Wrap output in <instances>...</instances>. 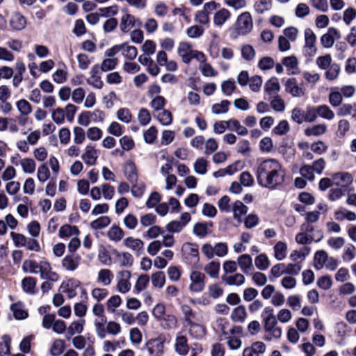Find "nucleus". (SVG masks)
<instances>
[{
    "label": "nucleus",
    "mask_w": 356,
    "mask_h": 356,
    "mask_svg": "<svg viewBox=\"0 0 356 356\" xmlns=\"http://www.w3.org/2000/svg\"><path fill=\"white\" fill-rule=\"evenodd\" d=\"M177 54L181 57L183 63L189 64L192 59L197 61H204V54L195 50L190 42H181L177 47Z\"/></svg>",
    "instance_id": "nucleus-2"
},
{
    "label": "nucleus",
    "mask_w": 356,
    "mask_h": 356,
    "mask_svg": "<svg viewBox=\"0 0 356 356\" xmlns=\"http://www.w3.org/2000/svg\"><path fill=\"white\" fill-rule=\"evenodd\" d=\"M253 29V19L249 12H243L239 15L236 22V31L240 35L249 34Z\"/></svg>",
    "instance_id": "nucleus-3"
},
{
    "label": "nucleus",
    "mask_w": 356,
    "mask_h": 356,
    "mask_svg": "<svg viewBox=\"0 0 356 356\" xmlns=\"http://www.w3.org/2000/svg\"><path fill=\"white\" fill-rule=\"evenodd\" d=\"M328 254L325 250L317 251L314 257V266L316 269L321 270L325 267V263L328 258Z\"/></svg>",
    "instance_id": "nucleus-37"
},
{
    "label": "nucleus",
    "mask_w": 356,
    "mask_h": 356,
    "mask_svg": "<svg viewBox=\"0 0 356 356\" xmlns=\"http://www.w3.org/2000/svg\"><path fill=\"white\" fill-rule=\"evenodd\" d=\"M245 280L244 275L241 273L222 276V280L229 286H241L245 283Z\"/></svg>",
    "instance_id": "nucleus-23"
},
{
    "label": "nucleus",
    "mask_w": 356,
    "mask_h": 356,
    "mask_svg": "<svg viewBox=\"0 0 356 356\" xmlns=\"http://www.w3.org/2000/svg\"><path fill=\"white\" fill-rule=\"evenodd\" d=\"M10 338L8 335H3L0 342V356H10Z\"/></svg>",
    "instance_id": "nucleus-60"
},
{
    "label": "nucleus",
    "mask_w": 356,
    "mask_h": 356,
    "mask_svg": "<svg viewBox=\"0 0 356 356\" xmlns=\"http://www.w3.org/2000/svg\"><path fill=\"white\" fill-rule=\"evenodd\" d=\"M233 218L238 223L242 222L241 217L248 212V207L241 201H236L232 206Z\"/></svg>",
    "instance_id": "nucleus-26"
},
{
    "label": "nucleus",
    "mask_w": 356,
    "mask_h": 356,
    "mask_svg": "<svg viewBox=\"0 0 356 356\" xmlns=\"http://www.w3.org/2000/svg\"><path fill=\"white\" fill-rule=\"evenodd\" d=\"M186 35L191 39L200 38L204 33V29L201 25H193L186 29Z\"/></svg>",
    "instance_id": "nucleus-50"
},
{
    "label": "nucleus",
    "mask_w": 356,
    "mask_h": 356,
    "mask_svg": "<svg viewBox=\"0 0 356 356\" xmlns=\"http://www.w3.org/2000/svg\"><path fill=\"white\" fill-rule=\"evenodd\" d=\"M231 106V102L227 99L221 100L211 106V112L214 115L224 114L228 112Z\"/></svg>",
    "instance_id": "nucleus-36"
},
{
    "label": "nucleus",
    "mask_w": 356,
    "mask_h": 356,
    "mask_svg": "<svg viewBox=\"0 0 356 356\" xmlns=\"http://www.w3.org/2000/svg\"><path fill=\"white\" fill-rule=\"evenodd\" d=\"M99 74V67L98 65L94 66L90 71V77L87 79V83L96 88H102L103 82L101 81Z\"/></svg>",
    "instance_id": "nucleus-30"
},
{
    "label": "nucleus",
    "mask_w": 356,
    "mask_h": 356,
    "mask_svg": "<svg viewBox=\"0 0 356 356\" xmlns=\"http://www.w3.org/2000/svg\"><path fill=\"white\" fill-rule=\"evenodd\" d=\"M255 266L261 270H266L270 266V261L265 254H260L254 259Z\"/></svg>",
    "instance_id": "nucleus-61"
},
{
    "label": "nucleus",
    "mask_w": 356,
    "mask_h": 356,
    "mask_svg": "<svg viewBox=\"0 0 356 356\" xmlns=\"http://www.w3.org/2000/svg\"><path fill=\"white\" fill-rule=\"evenodd\" d=\"M106 324V318L105 316H101V319L96 320L95 325L96 328V332L97 336L101 338H105L106 333H111V321Z\"/></svg>",
    "instance_id": "nucleus-18"
},
{
    "label": "nucleus",
    "mask_w": 356,
    "mask_h": 356,
    "mask_svg": "<svg viewBox=\"0 0 356 356\" xmlns=\"http://www.w3.org/2000/svg\"><path fill=\"white\" fill-rule=\"evenodd\" d=\"M356 256V248L354 245L349 243L348 244L344 250L342 254V259L346 262H349L354 259Z\"/></svg>",
    "instance_id": "nucleus-59"
},
{
    "label": "nucleus",
    "mask_w": 356,
    "mask_h": 356,
    "mask_svg": "<svg viewBox=\"0 0 356 356\" xmlns=\"http://www.w3.org/2000/svg\"><path fill=\"white\" fill-rule=\"evenodd\" d=\"M332 63V58L330 54L318 56L316 59V65L321 70H325L330 67Z\"/></svg>",
    "instance_id": "nucleus-53"
},
{
    "label": "nucleus",
    "mask_w": 356,
    "mask_h": 356,
    "mask_svg": "<svg viewBox=\"0 0 356 356\" xmlns=\"http://www.w3.org/2000/svg\"><path fill=\"white\" fill-rule=\"evenodd\" d=\"M133 262L132 255L129 252H116L114 263L119 266H131Z\"/></svg>",
    "instance_id": "nucleus-31"
},
{
    "label": "nucleus",
    "mask_w": 356,
    "mask_h": 356,
    "mask_svg": "<svg viewBox=\"0 0 356 356\" xmlns=\"http://www.w3.org/2000/svg\"><path fill=\"white\" fill-rule=\"evenodd\" d=\"M20 165L25 173L32 174L35 170V162L33 159L24 158L20 161Z\"/></svg>",
    "instance_id": "nucleus-57"
},
{
    "label": "nucleus",
    "mask_w": 356,
    "mask_h": 356,
    "mask_svg": "<svg viewBox=\"0 0 356 356\" xmlns=\"http://www.w3.org/2000/svg\"><path fill=\"white\" fill-rule=\"evenodd\" d=\"M64 69L57 70L52 75L53 80L57 83H63L66 81L67 77V71L66 66L63 64Z\"/></svg>",
    "instance_id": "nucleus-63"
},
{
    "label": "nucleus",
    "mask_w": 356,
    "mask_h": 356,
    "mask_svg": "<svg viewBox=\"0 0 356 356\" xmlns=\"http://www.w3.org/2000/svg\"><path fill=\"white\" fill-rule=\"evenodd\" d=\"M332 179L335 185L340 188L348 187L353 182V177L346 172H337L332 175Z\"/></svg>",
    "instance_id": "nucleus-13"
},
{
    "label": "nucleus",
    "mask_w": 356,
    "mask_h": 356,
    "mask_svg": "<svg viewBox=\"0 0 356 356\" xmlns=\"http://www.w3.org/2000/svg\"><path fill=\"white\" fill-rule=\"evenodd\" d=\"M282 63L286 67L289 74H296L299 72L298 60L296 56H290L282 58Z\"/></svg>",
    "instance_id": "nucleus-19"
},
{
    "label": "nucleus",
    "mask_w": 356,
    "mask_h": 356,
    "mask_svg": "<svg viewBox=\"0 0 356 356\" xmlns=\"http://www.w3.org/2000/svg\"><path fill=\"white\" fill-rule=\"evenodd\" d=\"M216 330L220 332V337L223 340L229 334L241 333L242 327L240 326H231L229 323L222 318H219L216 321Z\"/></svg>",
    "instance_id": "nucleus-7"
},
{
    "label": "nucleus",
    "mask_w": 356,
    "mask_h": 356,
    "mask_svg": "<svg viewBox=\"0 0 356 356\" xmlns=\"http://www.w3.org/2000/svg\"><path fill=\"white\" fill-rule=\"evenodd\" d=\"M327 131V126L325 124H318L311 127H308L304 131L306 136H320Z\"/></svg>",
    "instance_id": "nucleus-28"
},
{
    "label": "nucleus",
    "mask_w": 356,
    "mask_h": 356,
    "mask_svg": "<svg viewBox=\"0 0 356 356\" xmlns=\"http://www.w3.org/2000/svg\"><path fill=\"white\" fill-rule=\"evenodd\" d=\"M209 165V161L203 157H200L196 159L194 163V171L199 175H205L207 172V167Z\"/></svg>",
    "instance_id": "nucleus-48"
},
{
    "label": "nucleus",
    "mask_w": 356,
    "mask_h": 356,
    "mask_svg": "<svg viewBox=\"0 0 356 356\" xmlns=\"http://www.w3.org/2000/svg\"><path fill=\"white\" fill-rule=\"evenodd\" d=\"M152 284L155 288H162L165 283V276L161 271L153 273L151 276Z\"/></svg>",
    "instance_id": "nucleus-58"
},
{
    "label": "nucleus",
    "mask_w": 356,
    "mask_h": 356,
    "mask_svg": "<svg viewBox=\"0 0 356 356\" xmlns=\"http://www.w3.org/2000/svg\"><path fill=\"white\" fill-rule=\"evenodd\" d=\"M334 218L338 220L346 219L348 221H355L356 220V213L346 209H339L335 211Z\"/></svg>",
    "instance_id": "nucleus-45"
},
{
    "label": "nucleus",
    "mask_w": 356,
    "mask_h": 356,
    "mask_svg": "<svg viewBox=\"0 0 356 356\" xmlns=\"http://www.w3.org/2000/svg\"><path fill=\"white\" fill-rule=\"evenodd\" d=\"M65 343L64 340L61 339H56L54 340L50 349L49 353L52 356H59L65 350Z\"/></svg>",
    "instance_id": "nucleus-38"
},
{
    "label": "nucleus",
    "mask_w": 356,
    "mask_h": 356,
    "mask_svg": "<svg viewBox=\"0 0 356 356\" xmlns=\"http://www.w3.org/2000/svg\"><path fill=\"white\" fill-rule=\"evenodd\" d=\"M81 261V257L78 254H67L62 260L63 268L68 271L75 270Z\"/></svg>",
    "instance_id": "nucleus-15"
},
{
    "label": "nucleus",
    "mask_w": 356,
    "mask_h": 356,
    "mask_svg": "<svg viewBox=\"0 0 356 356\" xmlns=\"http://www.w3.org/2000/svg\"><path fill=\"white\" fill-rule=\"evenodd\" d=\"M134 24V17L130 14L124 13L120 22V29L123 32L129 31Z\"/></svg>",
    "instance_id": "nucleus-49"
},
{
    "label": "nucleus",
    "mask_w": 356,
    "mask_h": 356,
    "mask_svg": "<svg viewBox=\"0 0 356 356\" xmlns=\"http://www.w3.org/2000/svg\"><path fill=\"white\" fill-rule=\"evenodd\" d=\"M317 118L321 117L323 119L331 120L334 118V113L325 104L316 106Z\"/></svg>",
    "instance_id": "nucleus-44"
},
{
    "label": "nucleus",
    "mask_w": 356,
    "mask_h": 356,
    "mask_svg": "<svg viewBox=\"0 0 356 356\" xmlns=\"http://www.w3.org/2000/svg\"><path fill=\"white\" fill-rule=\"evenodd\" d=\"M285 177L286 172L282 165L275 159L264 160L257 167V180L262 187L275 189L283 184Z\"/></svg>",
    "instance_id": "nucleus-1"
},
{
    "label": "nucleus",
    "mask_w": 356,
    "mask_h": 356,
    "mask_svg": "<svg viewBox=\"0 0 356 356\" xmlns=\"http://www.w3.org/2000/svg\"><path fill=\"white\" fill-rule=\"evenodd\" d=\"M124 173L127 179L131 182H135L138 179L136 168L134 162L127 161L124 165Z\"/></svg>",
    "instance_id": "nucleus-29"
},
{
    "label": "nucleus",
    "mask_w": 356,
    "mask_h": 356,
    "mask_svg": "<svg viewBox=\"0 0 356 356\" xmlns=\"http://www.w3.org/2000/svg\"><path fill=\"white\" fill-rule=\"evenodd\" d=\"M209 227L207 223H196L193 227V233L199 237H205L209 233Z\"/></svg>",
    "instance_id": "nucleus-64"
},
{
    "label": "nucleus",
    "mask_w": 356,
    "mask_h": 356,
    "mask_svg": "<svg viewBox=\"0 0 356 356\" xmlns=\"http://www.w3.org/2000/svg\"><path fill=\"white\" fill-rule=\"evenodd\" d=\"M242 58L246 61L252 60L256 55L254 47L250 44H243L241 48Z\"/></svg>",
    "instance_id": "nucleus-51"
},
{
    "label": "nucleus",
    "mask_w": 356,
    "mask_h": 356,
    "mask_svg": "<svg viewBox=\"0 0 356 356\" xmlns=\"http://www.w3.org/2000/svg\"><path fill=\"white\" fill-rule=\"evenodd\" d=\"M220 264L219 261H211L204 267V270L211 278H217L220 272Z\"/></svg>",
    "instance_id": "nucleus-39"
},
{
    "label": "nucleus",
    "mask_w": 356,
    "mask_h": 356,
    "mask_svg": "<svg viewBox=\"0 0 356 356\" xmlns=\"http://www.w3.org/2000/svg\"><path fill=\"white\" fill-rule=\"evenodd\" d=\"M325 77L328 81L337 79L341 72V67L339 64L334 63L330 67L325 70Z\"/></svg>",
    "instance_id": "nucleus-46"
},
{
    "label": "nucleus",
    "mask_w": 356,
    "mask_h": 356,
    "mask_svg": "<svg viewBox=\"0 0 356 356\" xmlns=\"http://www.w3.org/2000/svg\"><path fill=\"white\" fill-rule=\"evenodd\" d=\"M118 52H121L124 57L129 60H134L138 54L137 49L127 43L113 47V56Z\"/></svg>",
    "instance_id": "nucleus-11"
},
{
    "label": "nucleus",
    "mask_w": 356,
    "mask_h": 356,
    "mask_svg": "<svg viewBox=\"0 0 356 356\" xmlns=\"http://www.w3.org/2000/svg\"><path fill=\"white\" fill-rule=\"evenodd\" d=\"M340 34L337 29L331 27L329 28L327 32L323 34L321 38V43L325 48H330L333 46L334 40L339 39Z\"/></svg>",
    "instance_id": "nucleus-14"
},
{
    "label": "nucleus",
    "mask_w": 356,
    "mask_h": 356,
    "mask_svg": "<svg viewBox=\"0 0 356 356\" xmlns=\"http://www.w3.org/2000/svg\"><path fill=\"white\" fill-rule=\"evenodd\" d=\"M84 320H79L78 321L72 322L70 325L67 328V333L70 336H73L75 334H80L83 330Z\"/></svg>",
    "instance_id": "nucleus-62"
},
{
    "label": "nucleus",
    "mask_w": 356,
    "mask_h": 356,
    "mask_svg": "<svg viewBox=\"0 0 356 356\" xmlns=\"http://www.w3.org/2000/svg\"><path fill=\"white\" fill-rule=\"evenodd\" d=\"M248 316L246 308L243 305L235 307L231 313L230 318L234 322L243 323Z\"/></svg>",
    "instance_id": "nucleus-27"
},
{
    "label": "nucleus",
    "mask_w": 356,
    "mask_h": 356,
    "mask_svg": "<svg viewBox=\"0 0 356 356\" xmlns=\"http://www.w3.org/2000/svg\"><path fill=\"white\" fill-rule=\"evenodd\" d=\"M287 245L283 241H278L273 247L275 258L278 261H282L286 257Z\"/></svg>",
    "instance_id": "nucleus-35"
},
{
    "label": "nucleus",
    "mask_w": 356,
    "mask_h": 356,
    "mask_svg": "<svg viewBox=\"0 0 356 356\" xmlns=\"http://www.w3.org/2000/svg\"><path fill=\"white\" fill-rule=\"evenodd\" d=\"M36 284L35 277H26L22 280V290L28 294L35 295L37 293Z\"/></svg>",
    "instance_id": "nucleus-25"
},
{
    "label": "nucleus",
    "mask_w": 356,
    "mask_h": 356,
    "mask_svg": "<svg viewBox=\"0 0 356 356\" xmlns=\"http://www.w3.org/2000/svg\"><path fill=\"white\" fill-rule=\"evenodd\" d=\"M221 90L225 96H231L236 90V86L233 79H227L221 83Z\"/></svg>",
    "instance_id": "nucleus-47"
},
{
    "label": "nucleus",
    "mask_w": 356,
    "mask_h": 356,
    "mask_svg": "<svg viewBox=\"0 0 356 356\" xmlns=\"http://www.w3.org/2000/svg\"><path fill=\"white\" fill-rule=\"evenodd\" d=\"M230 12L225 8L218 10L213 16V24L217 26H221L230 17Z\"/></svg>",
    "instance_id": "nucleus-32"
},
{
    "label": "nucleus",
    "mask_w": 356,
    "mask_h": 356,
    "mask_svg": "<svg viewBox=\"0 0 356 356\" xmlns=\"http://www.w3.org/2000/svg\"><path fill=\"white\" fill-rule=\"evenodd\" d=\"M316 37L313 31L310 29L305 30V51L309 56H313L316 53Z\"/></svg>",
    "instance_id": "nucleus-8"
},
{
    "label": "nucleus",
    "mask_w": 356,
    "mask_h": 356,
    "mask_svg": "<svg viewBox=\"0 0 356 356\" xmlns=\"http://www.w3.org/2000/svg\"><path fill=\"white\" fill-rule=\"evenodd\" d=\"M237 264L243 272L247 273L252 266V257L248 254H242L238 257Z\"/></svg>",
    "instance_id": "nucleus-42"
},
{
    "label": "nucleus",
    "mask_w": 356,
    "mask_h": 356,
    "mask_svg": "<svg viewBox=\"0 0 356 356\" xmlns=\"http://www.w3.org/2000/svg\"><path fill=\"white\" fill-rule=\"evenodd\" d=\"M285 90L295 97H302L305 94L303 88L298 86L297 80L295 78H290L286 80L285 83Z\"/></svg>",
    "instance_id": "nucleus-17"
},
{
    "label": "nucleus",
    "mask_w": 356,
    "mask_h": 356,
    "mask_svg": "<svg viewBox=\"0 0 356 356\" xmlns=\"http://www.w3.org/2000/svg\"><path fill=\"white\" fill-rule=\"evenodd\" d=\"M188 289L193 293L202 292L205 288L206 276L204 273L196 268H192L190 275Z\"/></svg>",
    "instance_id": "nucleus-4"
},
{
    "label": "nucleus",
    "mask_w": 356,
    "mask_h": 356,
    "mask_svg": "<svg viewBox=\"0 0 356 356\" xmlns=\"http://www.w3.org/2000/svg\"><path fill=\"white\" fill-rule=\"evenodd\" d=\"M79 234L80 231L76 226L68 224L61 226L58 232V236L61 238L78 236Z\"/></svg>",
    "instance_id": "nucleus-24"
},
{
    "label": "nucleus",
    "mask_w": 356,
    "mask_h": 356,
    "mask_svg": "<svg viewBox=\"0 0 356 356\" xmlns=\"http://www.w3.org/2000/svg\"><path fill=\"white\" fill-rule=\"evenodd\" d=\"M200 63L199 69L204 76L213 77L218 75V72L211 66V64L207 62V57L204 55V61H199Z\"/></svg>",
    "instance_id": "nucleus-34"
},
{
    "label": "nucleus",
    "mask_w": 356,
    "mask_h": 356,
    "mask_svg": "<svg viewBox=\"0 0 356 356\" xmlns=\"http://www.w3.org/2000/svg\"><path fill=\"white\" fill-rule=\"evenodd\" d=\"M265 91L269 95L277 94L280 90V86L277 78L273 77L264 85Z\"/></svg>",
    "instance_id": "nucleus-43"
},
{
    "label": "nucleus",
    "mask_w": 356,
    "mask_h": 356,
    "mask_svg": "<svg viewBox=\"0 0 356 356\" xmlns=\"http://www.w3.org/2000/svg\"><path fill=\"white\" fill-rule=\"evenodd\" d=\"M16 107L19 112V114H23V115H29L33 110L31 104L24 99L16 102Z\"/></svg>",
    "instance_id": "nucleus-52"
},
{
    "label": "nucleus",
    "mask_w": 356,
    "mask_h": 356,
    "mask_svg": "<svg viewBox=\"0 0 356 356\" xmlns=\"http://www.w3.org/2000/svg\"><path fill=\"white\" fill-rule=\"evenodd\" d=\"M10 25L15 31H21L26 26V19L19 13H13L10 18Z\"/></svg>",
    "instance_id": "nucleus-20"
},
{
    "label": "nucleus",
    "mask_w": 356,
    "mask_h": 356,
    "mask_svg": "<svg viewBox=\"0 0 356 356\" xmlns=\"http://www.w3.org/2000/svg\"><path fill=\"white\" fill-rule=\"evenodd\" d=\"M180 309L184 316V321L186 323L187 325L194 322L196 314L189 305L183 304L181 305Z\"/></svg>",
    "instance_id": "nucleus-40"
},
{
    "label": "nucleus",
    "mask_w": 356,
    "mask_h": 356,
    "mask_svg": "<svg viewBox=\"0 0 356 356\" xmlns=\"http://www.w3.org/2000/svg\"><path fill=\"white\" fill-rule=\"evenodd\" d=\"M149 278L147 275H141L138 277L134 286V292L138 293L145 290L149 284Z\"/></svg>",
    "instance_id": "nucleus-55"
},
{
    "label": "nucleus",
    "mask_w": 356,
    "mask_h": 356,
    "mask_svg": "<svg viewBox=\"0 0 356 356\" xmlns=\"http://www.w3.org/2000/svg\"><path fill=\"white\" fill-rule=\"evenodd\" d=\"M81 159L88 165H95L97 159V154L95 147L92 145H87L85 152L81 156Z\"/></svg>",
    "instance_id": "nucleus-22"
},
{
    "label": "nucleus",
    "mask_w": 356,
    "mask_h": 356,
    "mask_svg": "<svg viewBox=\"0 0 356 356\" xmlns=\"http://www.w3.org/2000/svg\"><path fill=\"white\" fill-rule=\"evenodd\" d=\"M189 326V334L195 339H201L203 337L204 332L202 325L195 322L188 325Z\"/></svg>",
    "instance_id": "nucleus-54"
},
{
    "label": "nucleus",
    "mask_w": 356,
    "mask_h": 356,
    "mask_svg": "<svg viewBox=\"0 0 356 356\" xmlns=\"http://www.w3.org/2000/svg\"><path fill=\"white\" fill-rule=\"evenodd\" d=\"M254 10L258 14H263L272 8L271 0H256L254 3Z\"/></svg>",
    "instance_id": "nucleus-41"
},
{
    "label": "nucleus",
    "mask_w": 356,
    "mask_h": 356,
    "mask_svg": "<svg viewBox=\"0 0 356 356\" xmlns=\"http://www.w3.org/2000/svg\"><path fill=\"white\" fill-rule=\"evenodd\" d=\"M165 340V335L162 334L156 338L149 339L145 344L149 355L151 356H162L164 353Z\"/></svg>",
    "instance_id": "nucleus-5"
},
{
    "label": "nucleus",
    "mask_w": 356,
    "mask_h": 356,
    "mask_svg": "<svg viewBox=\"0 0 356 356\" xmlns=\"http://www.w3.org/2000/svg\"><path fill=\"white\" fill-rule=\"evenodd\" d=\"M39 269L40 277L43 280H47L50 282H57L58 280V275L51 270L50 264L45 261H41L39 263Z\"/></svg>",
    "instance_id": "nucleus-10"
},
{
    "label": "nucleus",
    "mask_w": 356,
    "mask_h": 356,
    "mask_svg": "<svg viewBox=\"0 0 356 356\" xmlns=\"http://www.w3.org/2000/svg\"><path fill=\"white\" fill-rule=\"evenodd\" d=\"M264 328L266 333V339L268 341L280 339L282 336V328L277 325L275 317L265 318Z\"/></svg>",
    "instance_id": "nucleus-6"
},
{
    "label": "nucleus",
    "mask_w": 356,
    "mask_h": 356,
    "mask_svg": "<svg viewBox=\"0 0 356 356\" xmlns=\"http://www.w3.org/2000/svg\"><path fill=\"white\" fill-rule=\"evenodd\" d=\"M130 277L131 273L129 270H122L118 272L117 275V289L118 291L125 293L129 291L131 288Z\"/></svg>",
    "instance_id": "nucleus-9"
},
{
    "label": "nucleus",
    "mask_w": 356,
    "mask_h": 356,
    "mask_svg": "<svg viewBox=\"0 0 356 356\" xmlns=\"http://www.w3.org/2000/svg\"><path fill=\"white\" fill-rule=\"evenodd\" d=\"M111 223V219L108 216H100L97 219L90 222V227L93 229H101Z\"/></svg>",
    "instance_id": "nucleus-56"
},
{
    "label": "nucleus",
    "mask_w": 356,
    "mask_h": 356,
    "mask_svg": "<svg viewBox=\"0 0 356 356\" xmlns=\"http://www.w3.org/2000/svg\"><path fill=\"white\" fill-rule=\"evenodd\" d=\"M181 250L191 261L197 262L199 261V250L197 244L186 243L182 245Z\"/></svg>",
    "instance_id": "nucleus-16"
},
{
    "label": "nucleus",
    "mask_w": 356,
    "mask_h": 356,
    "mask_svg": "<svg viewBox=\"0 0 356 356\" xmlns=\"http://www.w3.org/2000/svg\"><path fill=\"white\" fill-rule=\"evenodd\" d=\"M10 309L16 319H25L28 316V312L24 309V305L22 302L11 305Z\"/></svg>",
    "instance_id": "nucleus-33"
},
{
    "label": "nucleus",
    "mask_w": 356,
    "mask_h": 356,
    "mask_svg": "<svg viewBox=\"0 0 356 356\" xmlns=\"http://www.w3.org/2000/svg\"><path fill=\"white\" fill-rule=\"evenodd\" d=\"M175 349L179 355H186L189 351L188 340L184 335H178L175 339Z\"/></svg>",
    "instance_id": "nucleus-21"
},
{
    "label": "nucleus",
    "mask_w": 356,
    "mask_h": 356,
    "mask_svg": "<svg viewBox=\"0 0 356 356\" xmlns=\"http://www.w3.org/2000/svg\"><path fill=\"white\" fill-rule=\"evenodd\" d=\"M124 245L133 251L137 257L140 256L144 251V242L131 236L126 238L123 241Z\"/></svg>",
    "instance_id": "nucleus-12"
}]
</instances>
